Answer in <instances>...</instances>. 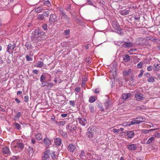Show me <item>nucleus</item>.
Here are the masks:
<instances>
[{"label": "nucleus", "mask_w": 160, "mask_h": 160, "mask_svg": "<svg viewBox=\"0 0 160 160\" xmlns=\"http://www.w3.org/2000/svg\"><path fill=\"white\" fill-rule=\"evenodd\" d=\"M123 60L126 62H128L130 60V57L128 55H126L124 57Z\"/></svg>", "instance_id": "obj_37"}, {"label": "nucleus", "mask_w": 160, "mask_h": 160, "mask_svg": "<svg viewBox=\"0 0 160 160\" xmlns=\"http://www.w3.org/2000/svg\"><path fill=\"white\" fill-rule=\"evenodd\" d=\"M59 133L64 138L66 139L68 138V134H67L64 132L61 129L59 130Z\"/></svg>", "instance_id": "obj_25"}, {"label": "nucleus", "mask_w": 160, "mask_h": 160, "mask_svg": "<svg viewBox=\"0 0 160 160\" xmlns=\"http://www.w3.org/2000/svg\"><path fill=\"white\" fill-rule=\"evenodd\" d=\"M140 73L138 76V77H141V76H142L143 72H144L143 70V69H141L140 70Z\"/></svg>", "instance_id": "obj_60"}, {"label": "nucleus", "mask_w": 160, "mask_h": 160, "mask_svg": "<svg viewBox=\"0 0 160 160\" xmlns=\"http://www.w3.org/2000/svg\"><path fill=\"white\" fill-rule=\"evenodd\" d=\"M32 37L35 39H38L39 37L43 36L45 34V32L38 29H35L32 32Z\"/></svg>", "instance_id": "obj_2"}, {"label": "nucleus", "mask_w": 160, "mask_h": 160, "mask_svg": "<svg viewBox=\"0 0 160 160\" xmlns=\"http://www.w3.org/2000/svg\"><path fill=\"white\" fill-rule=\"evenodd\" d=\"M133 46V44L131 42H125L124 47L127 48H129Z\"/></svg>", "instance_id": "obj_24"}, {"label": "nucleus", "mask_w": 160, "mask_h": 160, "mask_svg": "<svg viewBox=\"0 0 160 160\" xmlns=\"http://www.w3.org/2000/svg\"><path fill=\"white\" fill-rule=\"evenodd\" d=\"M26 59L28 61H31L32 60V58L30 57L28 55H26Z\"/></svg>", "instance_id": "obj_53"}, {"label": "nucleus", "mask_w": 160, "mask_h": 160, "mask_svg": "<svg viewBox=\"0 0 160 160\" xmlns=\"http://www.w3.org/2000/svg\"><path fill=\"white\" fill-rule=\"evenodd\" d=\"M130 96V94L129 93H124L122 95V98L124 99H126Z\"/></svg>", "instance_id": "obj_36"}, {"label": "nucleus", "mask_w": 160, "mask_h": 160, "mask_svg": "<svg viewBox=\"0 0 160 160\" xmlns=\"http://www.w3.org/2000/svg\"><path fill=\"white\" fill-rule=\"evenodd\" d=\"M42 14L44 15V16H45L46 17H48L49 14V12L48 11H45Z\"/></svg>", "instance_id": "obj_54"}, {"label": "nucleus", "mask_w": 160, "mask_h": 160, "mask_svg": "<svg viewBox=\"0 0 160 160\" xmlns=\"http://www.w3.org/2000/svg\"><path fill=\"white\" fill-rule=\"evenodd\" d=\"M25 46L28 49H31L32 47V44L28 42H27L26 43Z\"/></svg>", "instance_id": "obj_41"}, {"label": "nucleus", "mask_w": 160, "mask_h": 160, "mask_svg": "<svg viewBox=\"0 0 160 160\" xmlns=\"http://www.w3.org/2000/svg\"><path fill=\"white\" fill-rule=\"evenodd\" d=\"M31 144L32 145L35 147L36 145H37L38 144V142L36 141V140L34 139H32L31 140Z\"/></svg>", "instance_id": "obj_33"}, {"label": "nucleus", "mask_w": 160, "mask_h": 160, "mask_svg": "<svg viewBox=\"0 0 160 160\" xmlns=\"http://www.w3.org/2000/svg\"><path fill=\"white\" fill-rule=\"evenodd\" d=\"M131 72V70L130 69L124 71L123 72V74L124 76H128L129 75Z\"/></svg>", "instance_id": "obj_32"}, {"label": "nucleus", "mask_w": 160, "mask_h": 160, "mask_svg": "<svg viewBox=\"0 0 160 160\" xmlns=\"http://www.w3.org/2000/svg\"><path fill=\"white\" fill-rule=\"evenodd\" d=\"M43 10V9L42 8H37L35 9V11L37 13H39L41 12Z\"/></svg>", "instance_id": "obj_50"}, {"label": "nucleus", "mask_w": 160, "mask_h": 160, "mask_svg": "<svg viewBox=\"0 0 160 160\" xmlns=\"http://www.w3.org/2000/svg\"><path fill=\"white\" fill-rule=\"evenodd\" d=\"M57 16L54 14H51L50 15L49 21L50 22L53 23L57 21Z\"/></svg>", "instance_id": "obj_14"}, {"label": "nucleus", "mask_w": 160, "mask_h": 160, "mask_svg": "<svg viewBox=\"0 0 160 160\" xmlns=\"http://www.w3.org/2000/svg\"><path fill=\"white\" fill-rule=\"evenodd\" d=\"M147 81L149 82H153L154 81V78L153 77H150Z\"/></svg>", "instance_id": "obj_47"}, {"label": "nucleus", "mask_w": 160, "mask_h": 160, "mask_svg": "<svg viewBox=\"0 0 160 160\" xmlns=\"http://www.w3.org/2000/svg\"><path fill=\"white\" fill-rule=\"evenodd\" d=\"M112 26L114 30L119 34L122 33V30L119 27L118 22L116 21H113L112 22Z\"/></svg>", "instance_id": "obj_6"}, {"label": "nucleus", "mask_w": 160, "mask_h": 160, "mask_svg": "<svg viewBox=\"0 0 160 160\" xmlns=\"http://www.w3.org/2000/svg\"><path fill=\"white\" fill-rule=\"evenodd\" d=\"M97 106L102 111H104V109L103 105L101 103L99 102L98 103Z\"/></svg>", "instance_id": "obj_40"}, {"label": "nucleus", "mask_w": 160, "mask_h": 160, "mask_svg": "<svg viewBox=\"0 0 160 160\" xmlns=\"http://www.w3.org/2000/svg\"><path fill=\"white\" fill-rule=\"evenodd\" d=\"M22 113V112H18V113L17 115H16L14 118V119H18L21 116Z\"/></svg>", "instance_id": "obj_42"}, {"label": "nucleus", "mask_w": 160, "mask_h": 160, "mask_svg": "<svg viewBox=\"0 0 160 160\" xmlns=\"http://www.w3.org/2000/svg\"><path fill=\"white\" fill-rule=\"evenodd\" d=\"M157 129V128L151 129L149 130L143 129L142 130V132L145 134L149 133L151 131Z\"/></svg>", "instance_id": "obj_34"}, {"label": "nucleus", "mask_w": 160, "mask_h": 160, "mask_svg": "<svg viewBox=\"0 0 160 160\" xmlns=\"http://www.w3.org/2000/svg\"><path fill=\"white\" fill-rule=\"evenodd\" d=\"M143 63L141 62L139 63L137 65V67L138 68H141L142 66Z\"/></svg>", "instance_id": "obj_57"}, {"label": "nucleus", "mask_w": 160, "mask_h": 160, "mask_svg": "<svg viewBox=\"0 0 160 160\" xmlns=\"http://www.w3.org/2000/svg\"><path fill=\"white\" fill-rule=\"evenodd\" d=\"M35 138L39 141L41 140L42 139L41 133H38L35 134Z\"/></svg>", "instance_id": "obj_26"}, {"label": "nucleus", "mask_w": 160, "mask_h": 160, "mask_svg": "<svg viewBox=\"0 0 160 160\" xmlns=\"http://www.w3.org/2000/svg\"><path fill=\"white\" fill-rule=\"evenodd\" d=\"M111 105V102L109 100H106L105 103V106L106 109L108 110Z\"/></svg>", "instance_id": "obj_29"}, {"label": "nucleus", "mask_w": 160, "mask_h": 160, "mask_svg": "<svg viewBox=\"0 0 160 160\" xmlns=\"http://www.w3.org/2000/svg\"><path fill=\"white\" fill-rule=\"evenodd\" d=\"M148 39L152 41H155L156 42H158L160 41V39L159 38L155 37H151Z\"/></svg>", "instance_id": "obj_31"}, {"label": "nucleus", "mask_w": 160, "mask_h": 160, "mask_svg": "<svg viewBox=\"0 0 160 160\" xmlns=\"http://www.w3.org/2000/svg\"><path fill=\"white\" fill-rule=\"evenodd\" d=\"M54 84L52 82H45L44 83H42V87H46L49 90L54 86Z\"/></svg>", "instance_id": "obj_7"}, {"label": "nucleus", "mask_w": 160, "mask_h": 160, "mask_svg": "<svg viewBox=\"0 0 160 160\" xmlns=\"http://www.w3.org/2000/svg\"><path fill=\"white\" fill-rule=\"evenodd\" d=\"M128 138H131L133 137L134 135V133L133 131H129L126 132Z\"/></svg>", "instance_id": "obj_23"}, {"label": "nucleus", "mask_w": 160, "mask_h": 160, "mask_svg": "<svg viewBox=\"0 0 160 160\" xmlns=\"http://www.w3.org/2000/svg\"><path fill=\"white\" fill-rule=\"evenodd\" d=\"M54 143L56 145L59 146L61 145L62 142V140L60 138H57L54 139Z\"/></svg>", "instance_id": "obj_18"}, {"label": "nucleus", "mask_w": 160, "mask_h": 160, "mask_svg": "<svg viewBox=\"0 0 160 160\" xmlns=\"http://www.w3.org/2000/svg\"><path fill=\"white\" fill-rule=\"evenodd\" d=\"M50 151L49 150H47L43 153V155L42 157V160H49L50 155Z\"/></svg>", "instance_id": "obj_8"}, {"label": "nucleus", "mask_w": 160, "mask_h": 160, "mask_svg": "<svg viewBox=\"0 0 160 160\" xmlns=\"http://www.w3.org/2000/svg\"><path fill=\"white\" fill-rule=\"evenodd\" d=\"M130 12V9L127 8L123 10H121L120 11V13L121 15L125 16L128 14Z\"/></svg>", "instance_id": "obj_13"}, {"label": "nucleus", "mask_w": 160, "mask_h": 160, "mask_svg": "<svg viewBox=\"0 0 160 160\" xmlns=\"http://www.w3.org/2000/svg\"><path fill=\"white\" fill-rule=\"evenodd\" d=\"M69 104L70 105L74 107L75 106V103L74 101H69Z\"/></svg>", "instance_id": "obj_61"}, {"label": "nucleus", "mask_w": 160, "mask_h": 160, "mask_svg": "<svg viewBox=\"0 0 160 160\" xmlns=\"http://www.w3.org/2000/svg\"><path fill=\"white\" fill-rule=\"evenodd\" d=\"M51 156L52 159H54L55 158L56 155L54 152H52L51 153Z\"/></svg>", "instance_id": "obj_62"}, {"label": "nucleus", "mask_w": 160, "mask_h": 160, "mask_svg": "<svg viewBox=\"0 0 160 160\" xmlns=\"http://www.w3.org/2000/svg\"><path fill=\"white\" fill-rule=\"evenodd\" d=\"M29 97L28 96H25L24 97V100L25 102H27L28 101Z\"/></svg>", "instance_id": "obj_58"}, {"label": "nucleus", "mask_w": 160, "mask_h": 160, "mask_svg": "<svg viewBox=\"0 0 160 160\" xmlns=\"http://www.w3.org/2000/svg\"><path fill=\"white\" fill-rule=\"evenodd\" d=\"M95 133V127L94 126H91L88 129L86 135L88 138H91L93 137Z\"/></svg>", "instance_id": "obj_1"}, {"label": "nucleus", "mask_w": 160, "mask_h": 160, "mask_svg": "<svg viewBox=\"0 0 160 160\" xmlns=\"http://www.w3.org/2000/svg\"><path fill=\"white\" fill-rule=\"evenodd\" d=\"M14 125L16 128L18 130H19L21 127V126L20 125V124L17 122H15L14 123Z\"/></svg>", "instance_id": "obj_44"}, {"label": "nucleus", "mask_w": 160, "mask_h": 160, "mask_svg": "<svg viewBox=\"0 0 160 160\" xmlns=\"http://www.w3.org/2000/svg\"><path fill=\"white\" fill-rule=\"evenodd\" d=\"M79 157L82 159L86 158V153L84 150L80 151L79 152Z\"/></svg>", "instance_id": "obj_17"}, {"label": "nucleus", "mask_w": 160, "mask_h": 160, "mask_svg": "<svg viewBox=\"0 0 160 160\" xmlns=\"http://www.w3.org/2000/svg\"><path fill=\"white\" fill-rule=\"evenodd\" d=\"M136 119H133L132 121L130 122V125H134L135 124H139L141 122H143L145 121V118L142 116H139L136 118Z\"/></svg>", "instance_id": "obj_4"}, {"label": "nucleus", "mask_w": 160, "mask_h": 160, "mask_svg": "<svg viewBox=\"0 0 160 160\" xmlns=\"http://www.w3.org/2000/svg\"><path fill=\"white\" fill-rule=\"evenodd\" d=\"M77 122L74 121L68 124L67 126V128H68L70 131H74L76 130L77 129Z\"/></svg>", "instance_id": "obj_5"}, {"label": "nucleus", "mask_w": 160, "mask_h": 160, "mask_svg": "<svg viewBox=\"0 0 160 160\" xmlns=\"http://www.w3.org/2000/svg\"><path fill=\"white\" fill-rule=\"evenodd\" d=\"M128 148L130 151L135 150L137 148V145L135 144H131L127 145Z\"/></svg>", "instance_id": "obj_16"}, {"label": "nucleus", "mask_w": 160, "mask_h": 160, "mask_svg": "<svg viewBox=\"0 0 160 160\" xmlns=\"http://www.w3.org/2000/svg\"><path fill=\"white\" fill-rule=\"evenodd\" d=\"M146 39H144L143 38H138L137 40V43L139 45L144 46V42Z\"/></svg>", "instance_id": "obj_22"}, {"label": "nucleus", "mask_w": 160, "mask_h": 160, "mask_svg": "<svg viewBox=\"0 0 160 160\" xmlns=\"http://www.w3.org/2000/svg\"><path fill=\"white\" fill-rule=\"evenodd\" d=\"M135 97L136 100L138 101H141L143 100L144 99L143 95L141 93H138L136 94Z\"/></svg>", "instance_id": "obj_10"}, {"label": "nucleus", "mask_w": 160, "mask_h": 160, "mask_svg": "<svg viewBox=\"0 0 160 160\" xmlns=\"http://www.w3.org/2000/svg\"><path fill=\"white\" fill-rule=\"evenodd\" d=\"M33 148H32L29 147L28 152L29 154H32L33 152Z\"/></svg>", "instance_id": "obj_55"}, {"label": "nucleus", "mask_w": 160, "mask_h": 160, "mask_svg": "<svg viewBox=\"0 0 160 160\" xmlns=\"http://www.w3.org/2000/svg\"><path fill=\"white\" fill-rule=\"evenodd\" d=\"M10 160H19V157L13 156L10 158Z\"/></svg>", "instance_id": "obj_45"}, {"label": "nucleus", "mask_w": 160, "mask_h": 160, "mask_svg": "<svg viewBox=\"0 0 160 160\" xmlns=\"http://www.w3.org/2000/svg\"><path fill=\"white\" fill-rule=\"evenodd\" d=\"M87 3L89 5H93V3L92 2L91 0H87Z\"/></svg>", "instance_id": "obj_59"}, {"label": "nucleus", "mask_w": 160, "mask_h": 160, "mask_svg": "<svg viewBox=\"0 0 160 160\" xmlns=\"http://www.w3.org/2000/svg\"><path fill=\"white\" fill-rule=\"evenodd\" d=\"M79 123L81 125L85 126L87 123V120L84 118H78Z\"/></svg>", "instance_id": "obj_15"}, {"label": "nucleus", "mask_w": 160, "mask_h": 160, "mask_svg": "<svg viewBox=\"0 0 160 160\" xmlns=\"http://www.w3.org/2000/svg\"><path fill=\"white\" fill-rule=\"evenodd\" d=\"M24 147V144L22 143L18 142L13 147V149L16 151L17 152L22 151Z\"/></svg>", "instance_id": "obj_3"}, {"label": "nucleus", "mask_w": 160, "mask_h": 160, "mask_svg": "<svg viewBox=\"0 0 160 160\" xmlns=\"http://www.w3.org/2000/svg\"><path fill=\"white\" fill-rule=\"evenodd\" d=\"M160 69V67L159 66L158 64L154 65V67L153 68V70L156 71H158Z\"/></svg>", "instance_id": "obj_39"}, {"label": "nucleus", "mask_w": 160, "mask_h": 160, "mask_svg": "<svg viewBox=\"0 0 160 160\" xmlns=\"http://www.w3.org/2000/svg\"><path fill=\"white\" fill-rule=\"evenodd\" d=\"M38 18L40 20H43L44 19V15L43 14H39L38 16Z\"/></svg>", "instance_id": "obj_48"}, {"label": "nucleus", "mask_w": 160, "mask_h": 160, "mask_svg": "<svg viewBox=\"0 0 160 160\" xmlns=\"http://www.w3.org/2000/svg\"><path fill=\"white\" fill-rule=\"evenodd\" d=\"M75 145L72 144H70L68 145V149L69 151L72 152L75 150Z\"/></svg>", "instance_id": "obj_19"}, {"label": "nucleus", "mask_w": 160, "mask_h": 160, "mask_svg": "<svg viewBox=\"0 0 160 160\" xmlns=\"http://www.w3.org/2000/svg\"><path fill=\"white\" fill-rule=\"evenodd\" d=\"M43 3L44 5L48 7L51 6L50 2L48 0H44Z\"/></svg>", "instance_id": "obj_35"}, {"label": "nucleus", "mask_w": 160, "mask_h": 160, "mask_svg": "<svg viewBox=\"0 0 160 160\" xmlns=\"http://www.w3.org/2000/svg\"><path fill=\"white\" fill-rule=\"evenodd\" d=\"M96 100L95 97L94 96H92L90 97L89 101L90 102L92 103L94 102Z\"/></svg>", "instance_id": "obj_38"}, {"label": "nucleus", "mask_w": 160, "mask_h": 160, "mask_svg": "<svg viewBox=\"0 0 160 160\" xmlns=\"http://www.w3.org/2000/svg\"><path fill=\"white\" fill-rule=\"evenodd\" d=\"M62 18L65 19L66 22L68 23H70V18L66 15V13L63 12H61L60 14Z\"/></svg>", "instance_id": "obj_11"}, {"label": "nucleus", "mask_w": 160, "mask_h": 160, "mask_svg": "<svg viewBox=\"0 0 160 160\" xmlns=\"http://www.w3.org/2000/svg\"><path fill=\"white\" fill-rule=\"evenodd\" d=\"M144 46H146V48L150 50H152V45L148 42L147 40H145L144 42Z\"/></svg>", "instance_id": "obj_21"}, {"label": "nucleus", "mask_w": 160, "mask_h": 160, "mask_svg": "<svg viewBox=\"0 0 160 160\" xmlns=\"http://www.w3.org/2000/svg\"><path fill=\"white\" fill-rule=\"evenodd\" d=\"M58 123L59 124V125L61 126H64L65 123V122L64 121H62L60 122H58Z\"/></svg>", "instance_id": "obj_52"}, {"label": "nucleus", "mask_w": 160, "mask_h": 160, "mask_svg": "<svg viewBox=\"0 0 160 160\" xmlns=\"http://www.w3.org/2000/svg\"><path fill=\"white\" fill-rule=\"evenodd\" d=\"M125 43L124 41L118 42H117V44L120 47H124Z\"/></svg>", "instance_id": "obj_43"}, {"label": "nucleus", "mask_w": 160, "mask_h": 160, "mask_svg": "<svg viewBox=\"0 0 160 160\" xmlns=\"http://www.w3.org/2000/svg\"><path fill=\"white\" fill-rule=\"evenodd\" d=\"M89 108L90 111L91 112L93 113L94 112V107L93 105H90L89 106Z\"/></svg>", "instance_id": "obj_46"}, {"label": "nucleus", "mask_w": 160, "mask_h": 160, "mask_svg": "<svg viewBox=\"0 0 160 160\" xmlns=\"http://www.w3.org/2000/svg\"><path fill=\"white\" fill-rule=\"evenodd\" d=\"M43 65V63L42 61H39L35 65V66L37 68H42Z\"/></svg>", "instance_id": "obj_28"}, {"label": "nucleus", "mask_w": 160, "mask_h": 160, "mask_svg": "<svg viewBox=\"0 0 160 160\" xmlns=\"http://www.w3.org/2000/svg\"><path fill=\"white\" fill-rule=\"evenodd\" d=\"M155 138L154 137H151L149 138L148 140L145 142L146 144H151Z\"/></svg>", "instance_id": "obj_30"}, {"label": "nucleus", "mask_w": 160, "mask_h": 160, "mask_svg": "<svg viewBox=\"0 0 160 160\" xmlns=\"http://www.w3.org/2000/svg\"><path fill=\"white\" fill-rule=\"evenodd\" d=\"M45 73H43L41 76L40 81L42 83H44L45 82L44 81L46 78V76L45 75Z\"/></svg>", "instance_id": "obj_27"}, {"label": "nucleus", "mask_w": 160, "mask_h": 160, "mask_svg": "<svg viewBox=\"0 0 160 160\" xmlns=\"http://www.w3.org/2000/svg\"><path fill=\"white\" fill-rule=\"evenodd\" d=\"M152 69V66H149L147 68V70L148 71H151Z\"/></svg>", "instance_id": "obj_64"}, {"label": "nucleus", "mask_w": 160, "mask_h": 160, "mask_svg": "<svg viewBox=\"0 0 160 160\" xmlns=\"http://www.w3.org/2000/svg\"><path fill=\"white\" fill-rule=\"evenodd\" d=\"M16 43H10L8 46L7 51L8 52H9L10 50H13L16 47Z\"/></svg>", "instance_id": "obj_12"}, {"label": "nucleus", "mask_w": 160, "mask_h": 160, "mask_svg": "<svg viewBox=\"0 0 160 160\" xmlns=\"http://www.w3.org/2000/svg\"><path fill=\"white\" fill-rule=\"evenodd\" d=\"M70 30L69 29L66 30L64 31L63 34L64 35H68L70 34Z\"/></svg>", "instance_id": "obj_49"}, {"label": "nucleus", "mask_w": 160, "mask_h": 160, "mask_svg": "<svg viewBox=\"0 0 160 160\" xmlns=\"http://www.w3.org/2000/svg\"><path fill=\"white\" fill-rule=\"evenodd\" d=\"M47 26H48L47 24H44L42 25V27L44 30H47L48 29Z\"/></svg>", "instance_id": "obj_56"}, {"label": "nucleus", "mask_w": 160, "mask_h": 160, "mask_svg": "<svg viewBox=\"0 0 160 160\" xmlns=\"http://www.w3.org/2000/svg\"><path fill=\"white\" fill-rule=\"evenodd\" d=\"M155 136L158 138H160V132L157 131L154 134Z\"/></svg>", "instance_id": "obj_51"}, {"label": "nucleus", "mask_w": 160, "mask_h": 160, "mask_svg": "<svg viewBox=\"0 0 160 160\" xmlns=\"http://www.w3.org/2000/svg\"><path fill=\"white\" fill-rule=\"evenodd\" d=\"M90 58H89V57H88L86 58L85 59V61L87 63H89L90 62Z\"/></svg>", "instance_id": "obj_63"}, {"label": "nucleus", "mask_w": 160, "mask_h": 160, "mask_svg": "<svg viewBox=\"0 0 160 160\" xmlns=\"http://www.w3.org/2000/svg\"><path fill=\"white\" fill-rule=\"evenodd\" d=\"M2 152L3 154H7L8 156H10L11 154L9 148L7 147H3L2 149Z\"/></svg>", "instance_id": "obj_9"}, {"label": "nucleus", "mask_w": 160, "mask_h": 160, "mask_svg": "<svg viewBox=\"0 0 160 160\" xmlns=\"http://www.w3.org/2000/svg\"><path fill=\"white\" fill-rule=\"evenodd\" d=\"M43 142L46 146H49L51 144V140L46 137L44 139Z\"/></svg>", "instance_id": "obj_20"}]
</instances>
